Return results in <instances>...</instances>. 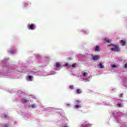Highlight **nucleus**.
Returning <instances> with one entry per match:
<instances>
[{
  "instance_id": "f257e3e1",
  "label": "nucleus",
  "mask_w": 127,
  "mask_h": 127,
  "mask_svg": "<svg viewBox=\"0 0 127 127\" xmlns=\"http://www.w3.org/2000/svg\"><path fill=\"white\" fill-rule=\"evenodd\" d=\"M108 46H113L114 48H111L110 50H111L112 51H117V52H119L121 51V48L119 47V45H109Z\"/></svg>"
},
{
  "instance_id": "f03ea898",
  "label": "nucleus",
  "mask_w": 127,
  "mask_h": 127,
  "mask_svg": "<svg viewBox=\"0 0 127 127\" xmlns=\"http://www.w3.org/2000/svg\"><path fill=\"white\" fill-rule=\"evenodd\" d=\"M27 27L28 29H31V30H34L36 28V26L34 24H32L31 25L28 24L27 25Z\"/></svg>"
},
{
  "instance_id": "7ed1b4c3",
  "label": "nucleus",
  "mask_w": 127,
  "mask_h": 127,
  "mask_svg": "<svg viewBox=\"0 0 127 127\" xmlns=\"http://www.w3.org/2000/svg\"><path fill=\"white\" fill-rule=\"evenodd\" d=\"M92 59L94 61H97L100 59V56L96 55L92 57Z\"/></svg>"
},
{
  "instance_id": "20e7f679",
  "label": "nucleus",
  "mask_w": 127,
  "mask_h": 127,
  "mask_svg": "<svg viewBox=\"0 0 127 127\" xmlns=\"http://www.w3.org/2000/svg\"><path fill=\"white\" fill-rule=\"evenodd\" d=\"M98 67H99L100 69H104L105 68V66H104L103 63H100L98 64Z\"/></svg>"
},
{
  "instance_id": "39448f33",
  "label": "nucleus",
  "mask_w": 127,
  "mask_h": 127,
  "mask_svg": "<svg viewBox=\"0 0 127 127\" xmlns=\"http://www.w3.org/2000/svg\"><path fill=\"white\" fill-rule=\"evenodd\" d=\"M121 43H122V46H126V44H127V42L125 41H124L123 40L120 41Z\"/></svg>"
},
{
  "instance_id": "423d86ee",
  "label": "nucleus",
  "mask_w": 127,
  "mask_h": 127,
  "mask_svg": "<svg viewBox=\"0 0 127 127\" xmlns=\"http://www.w3.org/2000/svg\"><path fill=\"white\" fill-rule=\"evenodd\" d=\"M21 102L23 104H27L29 101H27L26 99H22Z\"/></svg>"
},
{
  "instance_id": "0eeeda50",
  "label": "nucleus",
  "mask_w": 127,
  "mask_h": 127,
  "mask_svg": "<svg viewBox=\"0 0 127 127\" xmlns=\"http://www.w3.org/2000/svg\"><path fill=\"white\" fill-rule=\"evenodd\" d=\"M76 93H77V94H79L80 95V94H82V90H81V89H77L76 90Z\"/></svg>"
},
{
  "instance_id": "6e6552de",
  "label": "nucleus",
  "mask_w": 127,
  "mask_h": 127,
  "mask_svg": "<svg viewBox=\"0 0 127 127\" xmlns=\"http://www.w3.org/2000/svg\"><path fill=\"white\" fill-rule=\"evenodd\" d=\"M95 51H100V47L99 46H96V48L95 49Z\"/></svg>"
},
{
  "instance_id": "1a4fd4ad",
  "label": "nucleus",
  "mask_w": 127,
  "mask_h": 127,
  "mask_svg": "<svg viewBox=\"0 0 127 127\" xmlns=\"http://www.w3.org/2000/svg\"><path fill=\"white\" fill-rule=\"evenodd\" d=\"M60 66H61V64L60 63H56V67H57V68L60 67Z\"/></svg>"
},
{
  "instance_id": "9d476101",
  "label": "nucleus",
  "mask_w": 127,
  "mask_h": 127,
  "mask_svg": "<svg viewBox=\"0 0 127 127\" xmlns=\"http://www.w3.org/2000/svg\"><path fill=\"white\" fill-rule=\"evenodd\" d=\"M111 42V41H109V39H105L104 40V43H110Z\"/></svg>"
},
{
  "instance_id": "9b49d317",
  "label": "nucleus",
  "mask_w": 127,
  "mask_h": 127,
  "mask_svg": "<svg viewBox=\"0 0 127 127\" xmlns=\"http://www.w3.org/2000/svg\"><path fill=\"white\" fill-rule=\"evenodd\" d=\"M83 76L84 77H87V76H88V73L87 72L83 73Z\"/></svg>"
},
{
  "instance_id": "f8f14e48",
  "label": "nucleus",
  "mask_w": 127,
  "mask_h": 127,
  "mask_svg": "<svg viewBox=\"0 0 127 127\" xmlns=\"http://www.w3.org/2000/svg\"><path fill=\"white\" fill-rule=\"evenodd\" d=\"M76 105H78V104H80L81 103V100H76Z\"/></svg>"
},
{
  "instance_id": "ddd939ff",
  "label": "nucleus",
  "mask_w": 127,
  "mask_h": 127,
  "mask_svg": "<svg viewBox=\"0 0 127 127\" xmlns=\"http://www.w3.org/2000/svg\"><path fill=\"white\" fill-rule=\"evenodd\" d=\"M31 107L33 109H34V108H36V106L35 105V104H32V106H31Z\"/></svg>"
},
{
  "instance_id": "4468645a",
  "label": "nucleus",
  "mask_w": 127,
  "mask_h": 127,
  "mask_svg": "<svg viewBox=\"0 0 127 127\" xmlns=\"http://www.w3.org/2000/svg\"><path fill=\"white\" fill-rule=\"evenodd\" d=\"M112 67L113 68H117V67H118V65H116L115 64H113V65H112Z\"/></svg>"
},
{
  "instance_id": "2eb2a0df",
  "label": "nucleus",
  "mask_w": 127,
  "mask_h": 127,
  "mask_svg": "<svg viewBox=\"0 0 127 127\" xmlns=\"http://www.w3.org/2000/svg\"><path fill=\"white\" fill-rule=\"evenodd\" d=\"M70 89H71V90H73L74 89V86L73 85H71L70 87H69Z\"/></svg>"
},
{
  "instance_id": "dca6fc26",
  "label": "nucleus",
  "mask_w": 127,
  "mask_h": 127,
  "mask_svg": "<svg viewBox=\"0 0 127 127\" xmlns=\"http://www.w3.org/2000/svg\"><path fill=\"white\" fill-rule=\"evenodd\" d=\"M79 108H81V106H75V109H79Z\"/></svg>"
},
{
  "instance_id": "f3484780",
  "label": "nucleus",
  "mask_w": 127,
  "mask_h": 127,
  "mask_svg": "<svg viewBox=\"0 0 127 127\" xmlns=\"http://www.w3.org/2000/svg\"><path fill=\"white\" fill-rule=\"evenodd\" d=\"M4 117L5 119H6V118H7L8 116H7V114H5L4 115Z\"/></svg>"
},
{
  "instance_id": "a211bd4d",
  "label": "nucleus",
  "mask_w": 127,
  "mask_h": 127,
  "mask_svg": "<svg viewBox=\"0 0 127 127\" xmlns=\"http://www.w3.org/2000/svg\"><path fill=\"white\" fill-rule=\"evenodd\" d=\"M76 65L75 64H73L72 65V67H73V68H75Z\"/></svg>"
},
{
  "instance_id": "6ab92c4d",
  "label": "nucleus",
  "mask_w": 127,
  "mask_h": 127,
  "mask_svg": "<svg viewBox=\"0 0 127 127\" xmlns=\"http://www.w3.org/2000/svg\"><path fill=\"white\" fill-rule=\"evenodd\" d=\"M28 78H29V79H31L32 78H33V76H29Z\"/></svg>"
},
{
  "instance_id": "aec40b11",
  "label": "nucleus",
  "mask_w": 127,
  "mask_h": 127,
  "mask_svg": "<svg viewBox=\"0 0 127 127\" xmlns=\"http://www.w3.org/2000/svg\"><path fill=\"white\" fill-rule=\"evenodd\" d=\"M68 65H69V64L66 63L65 64L64 66H68Z\"/></svg>"
},
{
  "instance_id": "412c9836",
  "label": "nucleus",
  "mask_w": 127,
  "mask_h": 127,
  "mask_svg": "<svg viewBox=\"0 0 127 127\" xmlns=\"http://www.w3.org/2000/svg\"><path fill=\"white\" fill-rule=\"evenodd\" d=\"M125 68H127V63L125 64Z\"/></svg>"
},
{
  "instance_id": "4be33fe9",
  "label": "nucleus",
  "mask_w": 127,
  "mask_h": 127,
  "mask_svg": "<svg viewBox=\"0 0 127 127\" xmlns=\"http://www.w3.org/2000/svg\"><path fill=\"white\" fill-rule=\"evenodd\" d=\"M66 106H67L68 107H71V104H67Z\"/></svg>"
},
{
  "instance_id": "5701e85b",
  "label": "nucleus",
  "mask_w": 127,
  "mask_h": 127,
  "mask_svg": "<svg viewBox=\"0 0 127 127\" xmlns=\"http://www.w3.org/2000/svg\"><path fill=\"white\" fill-rule=\"evenodd\" d=\"M4 127H8L7 126V124H4Z\"/></svg>"
},
{
  "instance_id": "b1692460",
  "label": "nucleus",
  "mask_w": 127,
  "mask_h": 127,
  "mask_svg": "<svg viewBox=\"0 0 127 127\" xmlns=\"http://www.w3.org/2000/svg\"><path fill=\"white\" fill-rule=\"evenodd\" d=\"M10 53H11V54H13V53H14L13 51H11L10 52Z\"/></svg>"
},
{
  "instance_id": "393cba45",
  "label": "nucleus",
  "mask_w": 127,
  "mask_h": 127,
  "mask_svg": "<svg viewBox=\"0 0 127 127\" xmlns=\"http://www.w3.org/2000/svg\"><path fill=\"white\" fill-rule=\"evenodd\" d=\"M123 96H124V94H121V95H120V97H123Z\"/></svg>"
},
{
  "instance_id": "a878e982",
  "label": "nucleus",
  "mask_w": 127,
  "mask_h": 127,
  "mask_svg": "<svg viewBox=\"0 0 127 127\" xmlns=\"http://www.w3.org/2000/svg\"><path fill=\"white\" fill-rule=\"evenodd\" d=\"M121 106H122V105H121V104H118V107H121Z\"/></svg>"
},
{
  "instance_id": "bb28decb",
  "label": "nucleus",
  "mask_w": 127,
  "mask_h": 127,
  "mask_svg": "<svg viewBox=\"0 0 127 127\" xmlns=\"http://www.w3.org/2000/svg\"><path fill=\"white\" fill-rule=\"evenodd\" d=\"M23 6H25V4H24V3L23 4Z\"/></svg>"
}]
</instances>
